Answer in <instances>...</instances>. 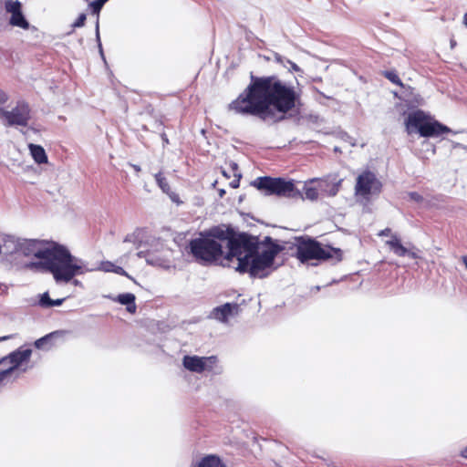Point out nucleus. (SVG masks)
I'll return each mask as SVG.
<instances>
[{
    "label": "nucleus",
    "mask_w": 467,
    "mask_h": 467,
    "mask_svg": "<svg viewBox=\"0 0 467 467\" xmlns=\"http://www.w3.org/2000/svg\"><path fill=\"white\" fill-rule=\"evenodd\" d=\"M299 100L294 86L276 75L254 76L227 109L235 114L252 116L265 122L278 123L286 119Z\"/></svg>",
    "instance_id": "f257e3e1"
},
{
    "label": "nucleus",
    "mask_w": 467,
    "mask_h": 467,
    "mask_svg": "<svg viewBox=\"0 0 467 467\" xmlns=\"http://www.w3.org/2000/svg\"><path fill=\"white\" fill-rule=\"evenodd\" d=\"M52 254L54 255L37 257L40 261L26 264V268L50 273L57 283H68L75 275L84 273L79 260L74 257L67 248L55 250Z\"/></svg>",
    "instance_id": "f03ea898"
},
{
    "label": "nucleus",
    "mask_w": 467,
    "mask_h": 467,
    "mask_svg": "<svg viewBox=\"0 0 467 467\" xmlns=\"http://www.w3.org/2000/svg\"><path fill=\"white\" fill-rule=\"evenodd\" d=\"M285 247L275 243L271 237L266 236L263 242H258L257 251L252 255L244 254L239 258L236 270L241 273H248L251 277H266L275 262L276 255Z\"/></svg>",
    "instance_id": "7ed1b4c3"
},
{
    "label": "nucleus",
    "mask_w": 467,
    "mask_h": 467,
    "mask_svg": "<svg viewBox=\"0 0 467 467\" xmlns=\"http://www.w3.org/2000/svg\"><path fill=\"white\" fill-rule=\"evenodd\" d=\"M213 236L218 238L221 244L223 242L227 243L228 253L226 258L228 260L236 257L239 261V258L243 257V251L245 252V254L252 255L258 248V237L245 233H237L230 225L221 224L215 226Z\"/></svg>",
    "instance_id": "20e7f679"
},
{
    "label": "nucleus",
    "mask_w": 467,
    "mask_h": 467,
    "mask_svg": "<svg viewBox=\"0 0 467 467\" xmlns=\"http://www.w3.org/2000/svg\"><path fill=\"white\" fill-rule=\"evenodd\" d=\"M296 241V257L302 263L311 260L340 262L343 259V251L340 248H335L328 244L323 245L308 236L297 237Z\"/></svg>",
    "instance_id": "39448f33"
},
{
    "label": "nucleus",
    "mask_w": 467,
    "mask_h": 467,
    "mask_svg": "<svg viewBox=\"0 0 467 467\" xmlns=\"http://www.w3.org/2000/svg\"><path fill=\"white\" fill-rule=\"evenodd\" d=\"M215 226L200 236L190 241V253L194 260L202 265H211L223 255V245L218 238L213 236Z\"/></svg>",
    "instance_id": "423d86ee"
},
{
    "label": "nucleus",
    "mask_w": 467,
    "mask_h": 467,
    "mask_svg": "<svg viewBox=\"0 0 467 467\" xmlns=\"http://www.w3.org/2000/svg\"><path fill=\"white\" fill-rule=\"evenodd\" d=\"M252 185L266 196H275L286 199H302L303 194L293 180L283 177L261 176L257 177Z\"/></svg>",
    "instance_id": "0eeeda50"
},
{
    "label": "nucleus",
    "mask_w": 467,
    "mask_h": 467,
    "mask_svg": "<svg viewBox=\"0 0 467 467\" xmlns=\"http://www.w3.org/2000/svg\"><path fill=\"white\" fill-rule=\"evenodd\" d=\"M408 133L418 130L422 137H438L444 133L451 132L449 127L437 120H431L423 111L417 110L409 114L405 120Z\"/></svg>",
    "instance_id": "6e6552de"
},
{
    "label": "nucleus",
    "mask_w": 467,
    "mask_h": 467,
    "mask_svg": "<svg viewBox=\"0 0 467 467\" xmlns=\"http://www.w3.org/2000/svg\"><path fill=\"white\" fill-rule=\"evenodd\" d=\"M31 355V348L21 347L0 358V384L15 373H25L27 367L23 368V366L29 362Z\"/></svg>",
    "instance_id": "1a4fd4ad"
},
{
    "label": "nucleus",
    "mask_w": 467,
    "mask_h": 467,
    "mask_svg": "<svg viewBox=\"0 0 467 467\" xmlns=\"http://www.w3.org/2000/svg\"><path fill=\"white\" fill-rule=\"evenodd\" d=\"M62 248L66 247L52 241L24 239L20 241L19 253L25 256L47 257L54 255L53 251Z\"/></svg>",
    "instance_id": "9d476101"
},
{
    "label": "nucleus",
    "mask_w": 467,
    "mask_h": 467,
    "mask_svg": "<svg viewBox=\"0 0 467 467\" xmlns=\"http://www.w3.org/2000/svg\"><path fill=\"white\" fill-rule=\"evenodd\" d=\"M382 191V183L376 174L368 170L362 171L356 180L355 195L368 199L370 195H379Z\"/></svg>",
    "instance_id": "9b49d317"
},
{
    "label": "nucleus",
    "mask_w": 467,
    "mask_h": 467,
    "mask_svg": "<svg viewBox=\"0 0 467 467\" xmlns=\"http://www.w3.org/2000/svg\"><path fill=\"white\" fill-rule=\"evenodd\" d=\"M6 116V126H23L28 125L31 119V109L27 102L18 101L12 110H8Z\"/></svg>",
    "instance_id": "f8f14e48"
},
{
    "label": "nucleus",
    "mask_w": 467,
    "mask_h": 467,
    "mask_svg": "<svg viewBox=\"0 0 467 467\" xmlns=\"http://www.w3.org/2000/svg\"><path fill=\"white\" fill-rule=\"evenodd\" d=\"M217 362L215 356L211 357H198V356H184L182 364L186 369L192 372L202 373L205 369L212 370Z\"/></svg>",
    "instance_id": "ddd939ff"
},
{
    "label": "nucleus",
    "mask_w": 467,
    "mask_h": 467,
    "mask_svg": "<svg viewBox=\"0 0 467 467\" xmlns=\"http://www.w3.org/2000/svg\"><path fill=\"white\" fill-rule=\"evenodd\" d=\"M5 7L6 12L11 14L9 21L10 25L23 29H28L29 23L22 13V4L18 0L5 1Z\"/></svg>",
    "instance_id": "4468645a"
},
{
    "label": "nucleus",
    "mask_w": 467,
    "mask_h": 467,
    "mask_svg": "<svg viewBox=\"0 0 467 467\" xmlns=\"http://www.w3.org/2000/svg\"><path fill=\"white\" fill-rule=\"evenodd\" d=\"M385 244L389 246L390 251H392L396 255L400 257L408 255L409 257L413 259L420 258V255L418 254L417 252L406 248L401 244V240L398 235H391V238L389 240H387L385 242Z\"/></svg>",
    "instance_id": "2eb2a0df"
},
{
    "label": "nucleus",
    "mask_w": 467,
    "mask_h": 467,
    "mask_svg": "<svg viewBox=\"0 0 467 467\" xmlns=\"http://www.w3.org/2000/svg\"><path fill=\"white\" fill-rule=\"evenodd\" d=\"M239 311V305L236 303H225L213 308V317L221 322H227L230 316L237 314Z\"/></svg>",
    "instance_id": "dca6fc26"
},
{
    "label": "nucleus",
    "mask_w": 467,
    "mask_h": 467,
    "mask_svg": "<svg viewBox=\"0 0 467 467\" xmlns=\"http://www.w3.org/2000/svg\"><path fill=\"white\" fill-rule=\"evenodd\" d=\"M154 178L158 186L165 194H167L170 197L172 202L176 203L177 205H181L182 203V201L180 199L179 194L171 190L166 177L161 171L156 173L154 175Z\"/></svg>",
    "instance_id": "f3484780"
},
{
    "label": "nucleus",
    "mask_w": 467,
    "mask_h": 467,
    "mask_svg": "<svg viewBox=\"0 0 467 467\" xmlns=\"http://www.w3.org/2000/svg\"><path fill=\"white\" fill-rule=\"evenodd\" d=\"M20 239L13 235H5L2 238V245L6 254L19 253Z\"/></svg>",
    "instance_id": "a211bd4d"
},
{
    "label": "nucleus",
    "mask_w": 467,
    "mask_h": 467,
    "mask_svg": "<svg viewBox=\"0 0 467 467\" xmlns=\"http://www.w3.org/2000/svg\"><path fill=\"white\" fill-rule=\"evenodd\" d=\"M28 149L32 158L37 164L47 163V156L42 146L30 143Z\"/></svg>",
    "instance_id": "6ab92c4d"
},
{
    "label": "nucleus",
    "mask_w": 467,
    "mask_h": 467,
    "mask_svg": "<svg viewBox=\"0 0 467 467\" xmlns=\"http://www.w3.org/2000/svg\"><path fill=\"white\" fill-rule=\"evenodd\" d=\"M135 300L136 297L131 293L119 294L116 299L119 304L127 306V311L131 314H134L137 309Z\"/></svg>",
    "instance_id": "aec40b11"
},
{
    "label": "nucleus",
    "mask_w": 467,
    "mask_h": 467,
    "mask_svg": "<svg viewBox=\"0 0 467 467\" xmlns=\"http://www.w3.org/2000/svg\"><path fill=\"white\" fill-rule=\"evenodd\" d=\"M195 467H226L223 461L216 455L204 456Z\"/></svg>",
    "instance_id": "412c9836"
},
{
    "label": "nucleus",
    "mask_w": 467,
    "mask_h": 467,
    "mask_svg": "<svg viewBox=\"0 0 467 467\" xmlns=\"http://www.w3.org/2000/svg\"><path fill=\"white\" fill-rule=\"evenodd\" d=\"M109 0H93L88 4V7L91 10V13L96 15L97 21H96V35L97 37H99V13L102 9L103 5L108 2Z\"/></svg>",
    "instance_id": "4be33fe9"
},
{
    "label": "nucleus",
    "mask_w": 467,
    "mask_h": 467,
    "mask_svg": "<svg viewBox=\"0 0 467 467\" xmlns=\"http://www.w3.org/2000/svg\"><path fill=\"white\" fill-rule=\"evenodd\" d=\"M99 269L107 273L111 272L129 277L128 273L121 266H118L110 261L100 262Z\"/></svg>",
    "instance_id": "5701e85b"
},
{
    "label": "nucleus",
    "mask_w": 467,
    "mask_h": 467,
    "mask_svg": "<svg viewBox=\"0 0 467 467\" xmlns=\"http://www.w3.org/2000/svg\"><path fill=\"white\" fill-rule=\"evenodd\" d=\"M382 76L389 79L391 83L401 88L403 87V83L395 70H385L382 72Z\"/></svg>",
    "instance_id": "b1692460"
},
{
    "label": "nucleus",
    "mask_w": 467,
    "mask_h": 467,
    "mask_svg": "<svg viewBox=\"0 0 467 467\" xmlns=\"http://www.w3.org/2000/svg\"><path fill=\"white\" fill-rule=\"evenodd\" d=\"M303 199L306 198L310 201H316L318 198V190L314 186L305 185Z\"/></svg>",
    "instance_id": "393cba45"
},
{
    "label": "nucleus",
    "mask_w": 467,
    "mask_h": 467,
    "mask_svg": "<svg viewBox=\"0 0 467 467\" xmlns=\"http://www.w3.org/2000/svg\"><path fill=\"white\" fill-rule=\"evenodd\" d=\"M87 20L86 14L82 13L78 16L77 20L72 24L73 30L77 27H82L85 25V22Z\"/></svg>",
    "instance_id": "a878e982"
},
{
    "label": "nucleus",
    "mask_w": 467,
    "mask_h": 467,
    "mask_svg": "<svg viewBox=\"0 0 467 467\" xmlns=\"http://www.w3.org/2000/svg\"><path fill=\"white\" fill-rule=\"evenodd\" d=\"M51 301L52 299L49 297V295L47 292L44 293L41 297H40V300H39V305L42 306V307H50V304H51Z\"/></svg>",
    "instance_id": "bb28decb"
},
{
    "label": "nucleus",
    "mask_w": 467,
    "mask_h": 467,
    "mask_svg": "<svg viewBox=\"0 0 467 467\" xmlns=\"http://www.w3.org/2000/svg\"><path fill=\"white\" fill-rule=\"evenodd\" d=\"M409 197L416 202H421L423 201V197L416 192H409Z\"/></svg>",
    "instance_id": "cd10ccee"
},
{
    "label": "nucleus",
    "mask_w": 467,
    "mask_h": 467,
    "mask_svg": "<svg viewBox=\"0 0 467 467\" xmlns=\"http://www.w3.org/2000/svg\"><path fill=\"white\" fill-rule=\"evenodd\" d=\"M379 236H389L391 238V235H393L391 234V229L390 228H385L383 230H381L379 234H378Z\"/></svg>",
    "instance_id": "c85d7f7f"
},
{
    "label": "nucleus",
    "mask_w": 467,
    "mask_h": 467,
    "mask_svg": "<svg viewBox=\"0 0 467 467\" xmlns=\"http://www.w3.org/2000/svg\"><path fill=\"white\" fill-rule=\"evenodd\" d=\"M8 100V96L5 92L0 89V105L5 104Z\"/></svg>",
    "instance_id": "c756f323"
},
{
    "label": "nucleus",
    "mask_w": 467,
    "mask_h": 467,
    "mask_svg": "<svg viewBox=\"0 0 467 467\" xmlns=\"http://www.w3.org/2000/svg\"><path fill=\"white\" fill-rule=\"evenodd\" d=\"M240 179H241V175L239 174L238 177L234 180H233L231 182H230V186L234 189L235 188H238L239 187V183H240Z\"/></svg>",
    "instance_id": "7c9ffc66"
},
{
    "label": "nucleus",
    "mask_w": 467,
    "mask_h": 467,
    "mask_svg": "<svg viewBox=\"0 0 467 467\" xmlns=\"http://www.w3.org/2000/svg\"><path fill=\"white\" fill-rule=\"evenodd\" d=\"M65 298L56 299L51 301L50 307L56 306H61L64 302Z\"/></svg>",
    "instance_id": "2f4dec72"
},
{
    "label": "nucleus",
    "mask_w": 467,
    "mask_h": 467,
    "mask_svg": "<svg viewBox=\"0 0 467 467\" xmlns=\"http://www.w3.org/2000/svg\"><path fill=\"white\" fill-rule=\"evenodd\" d=\"M161 140H162L163 145H168V144L170 143V140H169L168 136H167V134H166V133H164V132H163V133L161 135Z\"/></svg>",
    "instance_id": "473e14b6"
},
{
    "label": "nucleus",
    "mask_w": 467,
    "mask_h": 467,
    "mask_svg": "<svg viewBox=\"0 0 467 467\" xmlns=\"http://www.w3.org/2000/svg\"><path fill=\"white\" fill-rule=\"evenodd\" d=\"M8 110H5V109L3 108H0V117L5 119V120L6 121V116H8Z\"/></svg>",
    "instance_id": "72a5a7b5"
},
{
    "label": "nucleus",
    "mask_w": 467,
    "mask_h": 467,
    "mask_svg": "<svg viewBox=\"0 0 467 467\" xmlns=\"http://www.w3.org/2000/svg\"><path fill=\"white\" fill-rule=\"evenodd\" d=\"M46 340V337H42V338H39L37 339L36 342H35V346L36 348H40L43 344V342Z\"/></svg>",
    "instance_id": "f704fd0d"
},
{
    "label": "nucleus",
    "mask_w": 467,
    "mask_h": 467,
    "mask_svg": "<svg viewBox=\"0 0 467 467\" xmlns=\"http://www.w3.org/2000/svg\"><path fill=\"white\" fill-rule=\"evenodd\" d=\"M460 455L467 460V446L461 451Z\"/></svg>",
    "instance_id": "c9c22d12"
},
{
    "label": "nucleus",
    "mask_w": 467,
    "mask_h": 467,
    "mask_svg": "<svg viewBox=\"0 0 467 467\" xmlns=\"http://www.w3.org/2000/svg\"><path fill=\"white\" fill-rule=\"evenodd\" d=\"M11 337H12V336H5V337H0V341L7 340Z\"/></svg>",
    "instance_id": "e433bc0d"
},
{
    "label": "nucleus",
    "mask_w": 467,
    "mask_h": 467,
    "mask_svg": "<svg viewBox=\"0 0 467 467\" xmlns=\"http://www.w3.org/2000/svg\"><path fill=\"white\" fill-rule=\"evenodd\" d=\"M132 167H133V169H134L136 171H140V166H138V165H133Z\"/></svg>",
    "instance_id": "4c0bfd02"
},
{
    "label": "nucleus",
    "mask_w": 467,
    "mask_h": 467,
    "mask_svg": "<svg viewBox=\"0 0 467 467\" xmlns=\"http://www.w3.org/2000/svg\"><path fill=\"white\" fill-rule=\"evenodd\" d=\"M463 263L465 265V267L467 268V255L463 257Z\"/></svg>",
    "instance_id": "58836bf2"
},
{
    "label": "nucleus",
    "mask_w": 467,
    "mask_h": 467,
    "mask_svg": "<svg viewBox=\"0 0 467 467\" xmlns=\"http://www.w3.org/2000/svg\"><path fill=\"white\" fill-rule=\"evenodd\" d=\"M464 24L467 26V15H465V16H464Z\"/></svg>",
    "instance_id": "ea45409f"
},
{
    "label": "nucleus",
    "mask_w": 467,
    "mask_h": 467,
    "mask_svg": "<svg viewBox=\"0 0 467 467\" xmlns=\"http://www.w3.org/2000/svg\"><path fill=\"white\" fill-rule=\"evenodd\" d=\"M225 193L224 190L220 191V196L222 197Z\"/></svg>",
    "instance_id": "a19ab883"
},
{
    "label": "nucleus",
    "mask_w": 467,
    "mask_h": 467,
    "mask_svg": "<svg viewBox=\"0 0 467 467\" xmlns=\"http://www.w3.org/2000/svg\"><path fill=\"white\" fill-rule=\"evenodd\" d=\"M337 189H336V190L334 191L333 194H334V195H335V194H337Z\"/></svg>",
    "instance_id": "79ce46f5"
}]
</instances>
